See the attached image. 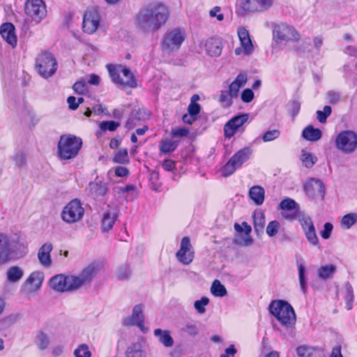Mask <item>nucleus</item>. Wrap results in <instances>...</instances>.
Listing matches in <instances>:
<instances>
[{"label": "nucleus", "mask_w": 357, "mask_h": 357, "mask_svg": "<svg viewBox=\"0 0 357 357\" xmlns=\"http://www.w3.org/2000/svg\"><path fill=\"white\" fill-rule=\"evenodd\" d=\"M169 18L167 8L161 3H152L140 8L135 17L136 28L144 33L158 31Z\"/></svg>", "instance_id": "obj_1"}, {"label": "nucleus", "mask_w": 357, "mask_h": 357, "mask_svg": "<svg viewBox=\"0 0 357 357\" xmlns=\"http://www.w3.org/2000/svg\"><path fill=\"white\" fill-rule=\"evenodd\" d=\"M269 312L287 328L291 327L296 323V314L291 305L285 301H273L268 306Z\"/></svg>", "instance_id": "obj_2"}, {"label": "nucleus", "mask_w": 357, "mask_h": 357, "mask_svg": "<svg viewBox=\"0 0 357 357\" xmlns=\"http://www.w3.org/2000/svg\"><path fill=\"white\" fill-rule=\"evenodd\" d=\"M82 140L73 135H63L60 137L57 146V153L62 160L75 158L81 149Z\"/></svg>", "instance_id": "obj_3"}, {"label": "nucleus", "mask_w": 357, "mask_h": 357, "mask_svg": "<svg viewBox=\"0 0 357 357\" xmlns=\"http://www.w3.org/2000/svg\"><path fill=\"white\" fill-rule=\"evenodd\" d=\"M35 68L42 77L47 79L56 73L57 62L52 53L44 51L36 56Z\"/></svg>", "instance_id": "obj_4"}, {"label": "nucleus", "mask_w": 357, "mask_h": 357, "mask_svg": "<svg viewBox=\"0 0 357 357\" xmlns=\"http://www.w3.org/2000/svg\"><path fill=\"white\" fill-rule=\"evenodd\" d=\"M252 152L250 146H245L238 151L222 168V176L227 177L234 174L237 168L250 159Z\"/></svg>", "instance_id": "obj_5"}, {"label": "nucleus", "mask_w": 357, "mask_h": 357, "mask_svg": "<svg viewBox=\"0 0 357 357\" xmlns=\"http://www.w3.org/2000/svg\"><path fill=\"white\" fill-rule=\"evenodd\" d=\"M185 38V32L180 28H174L167 31L162 41V48L169 53L177 51Z\"/></svg>", "instance_id": "obj_6"}, {"label": "nucleus", "mask_w": 357, "mask_h": 357, "mask_svg": "<svg viewBox=\"0 0 357 357\" xmlns=\"http://www.w3.org/2000/svg\"><path fill=\"white\" fill-rule=\"evenodd\" d=\"M336 148L344 153H351L357 149V135L354 131L340 132L335 139Z\"/></svg>", "instance_id": "obj_7"}, {"label": "nucleus", "mask_w": 357, "mask_h": 357, "mask_svg": "<svg viewBox=\"0 0 357 357\" xmlns=\"http://www.w3.org/2000/svg\"><path fill=\"white\" fill-rule=\"evenodd\" d=\"M84 213L80 201L75 199L70 202L63 208L61 213L62 220L67 223H75L79 221Z\"/></svg>", "instance_id": "obj_8"}, {"label": "nucleus", "mask_w": 357, "mask_h": 357, "mask_svg": "<svg viewBox=\"0 0 357 357\" xmlns=\"http://www.w3.org/2000/svg\"><path fill=\"white\" fill-rule=\"evenodd\" d=\"M297 219L301 225L307 241L312 245L319 247V239L312 218L303 212H298Z\"/></svg>", "instance_id": "obj_9"}, {"label": "nucleus", "mask_w": 357, "mask_h": 357, "mask_svg": "<svg viewBox=\"0 0 357 357\" xmlns=\"http://www.w3.org/2000/svg\"><path fill=\"white\" fill-rule=\"evenodd\" d=\"M273 37L281 41H297L300 38L298 32L291 25L282 23L274 26Z\"/></svg>", "instance_id": "obj_10"}, {"label": "nucleus", "mask_w": 357, "mask_h": 357, "mask_svg": "<svg viewBox=\"0 0 357 357\" xmlns=\"http://www.w3.org/2000/svg\"><path fill=\"white\" fill-rule=\"evenodd\" d=\"M273 5V0H242L240 8L244 13H262Z\"/></svg>", "instance_id": "obj_11"}, {"label": "nucleus", "mask_w": 357, "mask_h": 357, "mask_svg": "<svg viewBox=\"0 0 357 357\" xmlns=\"http://www.w3.org/2000/svg\"><path fill=\"white\" fill-rule=\"evenodd\" d=\"M26 14L36 22L46 15V8L43 0H27L25 3Z\"/></svg>", "instance_id": "obj_12"}, {"label": "nucleus", "mask_w": 357, "mask_h": 357, "mask_svg": "<svg viewBox=\"0 0 357 357\" xmlns=\"http://www.w3.org/2000/svg\"><path fill=\"white\" fill-rule=\"evenodd\" d=\"M100 16L96 8L88 9L83 17L82 27L84 32L92 34L98 29Z\"/></svg>", "instance_id": "obj_13"}, {"label": "nucleus", "mask_w": 357, "mask_h": 357, "mask_svg": "<svg viewBox=\"0 0 357 357\" xmlns=\"http://www.w3.org/2000/svg\"><path fill=\"white\" fill-rule=\"evenodd\" d=\"M176 257L183 265H188L193 261L194 251L189 237L185 236L182 238L180 248L176 253Z\"/></svg>", "instance_id": "obj_14"}, {"label": "nucleus", "mask_w": 357, "mask_h": 357, "mask_svg": "<svg viewBox=\"0 0 357 357\" xmlns=\"http://www.w3.org/2000/svg\"><path fill=\"white\" fill-rule=\"evenodd\" d=\"M304 191L310 198L320 197L321 199L324 197L325 186L324 183L314 178L308 179L304 184Z\"/></svg>", "instance_id": "obj_15"}, {"label": "nucleus", "mask_w": 357, "mask_h": 357, "mask_svg": "<svg viewBox=\"0 0 357 357\" xmlns=\"http://www.w3.org/2000/svg\"><path fill=\"white\" fill-rule=\"evenodd\" d=\"M248 114H242L234 116L224 126V134L226 138L230 139L245 123L248 120Z\"/></svg>", "instance_id": "obj_16"}, {"label": "nucleus", "mask_w": 357, "mask_h": 357, "mask_svg": "<svg viewBox=\"0 0 357 357\" xmlns=\"http://www.w3.org/2000/svg\"><path fill=\"white\" fill-rule=\"evenodd\" d=\"M13 240L7 235L0 234V266L8 263L14 252Z\"/></svg>", "instance_id": "obj_17"}, {"label": "nucleus", "mask_w": 357, "mask_h": 357, "mask_svg": "<svg viewBox=\"0 0 357 357\" xmlns=\"http://www.w3.org/2000/svg\"><path fill=\"white\" fill-rule=\"evenodd\" d=\"M123 324L124 326H137L144 331L143 306L140 304L134 306L131 315L123 319Z\"/></svg>", "instance_id": "obj_18"}, {"label": "nucleus", "mask_w": 357, "mask_h": 357, "mask_svg": "<svg viewBox=\"0 0 357 357\" xmlns=\"http://www.w3.org/2000/svg\"><path fill=\"white\" fill-rule=\"evenodd\" d=\"M53 249L51 243L47 242L44 243L39 249L38 252V259L40 265L45 268H49L52 264L50 253Z\"/></svg>", "instance_id": "obj_19"}, {"label": "nucleus", "mask_w": 357, "mask_h": 357, "mask_svg": "<svg viewBox=\"0 0 357 357\" xmlns=\"http://www.w3.org/2000/svg\"><path fill=\"white\" fill-rule=\"evenodd\" d=\"M0 34L2 38L12 47L17 45V36L15 33V26L10 22L3 24L0 28Z\"/></svg>", "instance_id": "obj_20"}, {"label": "nucleus", "mask_w": 357, "mask_h": 357, "mask_svg": "<svg viewBox=\"0 0 357 357\" xmlns=\"http://www.w3.org/2000/svg\"><path fill=\"white\" fill-rule=\"evenodd\" d=\"M100 270L98 264L92 263L84 268L78 274L84 284L90 283Z\"/></svg>", "instance_id": "obj_21"}, {"label": "nucleus", "mask_w": 357, "mask_h": 357, "mask_svg": "<svg viewBox=\"0 0 357 357\" xmlns=\"http://www.w3.org/2000/svg\"><path fill=\"white\" fill-rule=\"evenodd\" d=\"M207 54L211 56H218L222 53V43L218 38H210L205 43Z\"/></svg>", "instance_id": "obj_22"}, {"label": "nucleus", "mask_w": 357, "mask_h": 357, "mask_svg": "<svg viewBox=\"0 0 357 357\" xmlns=\"http://www.w3.org/2000/svg\"><path fill=\"white\" fill-rule=\"evenodd\" d=\"M50 287L58 292H68L67 275L58 274L53 276L49 282Z\"/></svg>", "instance_id": "obj_23"}, {"label": "nucleus", "mask_w": 357, "mask_h": 357, "mask_svg": "<svg viewBox=\"0 0 357 357\" xmlns=\"http://www.w3.org/2000/svg\"><path fill=\"white\" fill-rule=\"evenodd\" d=\"M43 273L40 271L31 273L26 280L24 284L29 286V291H35L38 290L43 281Z\"/></svg>", "instance_id": "obj_24"}, {"label": "nucleus", "mask_w": 357, "mask_h": 357, "mask_svg": "<svg viewBox=\"0 0 357 357\" xmlns=\"http://www.w3.org/2000/svg\"><path fill=\"white\" fill-rule=\"evenodd\" d=\"M86 190L93 196L102 197L107 192V185L102 181L95 180L89 183Z\"/></svg>", "instance_id": "obj_25"}, {"label": "nucleus", "mask_w": 357, "mask_h": 357, "mask_svg": "<svg viewBox=\"0 0 357 357\" xmlns=\"http://www.w3.org/2000/svg\"><path fill=\"white\" fill-rule=\"evenodd\" d=\"M248 76L245 73L238 75L236 79L229 86V93L230 96L236 98L238 95L240 89L247 82Z\"/></svg>", "instance_id": "obj_26"}, {"label": "nucleus", "mask_w": 357, "mask_h": 357, "mask_svg": "<svg viewBox=\"0 0 357 357\" xmlns=\"http://www.w3.org/2000/svg\"><path fill=\"white\" fill-rule=\"evenodd\" d=\"M234 229L236 232H238V233L244 232L245 234V238H243V242H241L240 245H242L244 246H250L253 243V239L250 236V234L252 231V228L246 222H243L242 223V225L235 223Z\"/></svg>", "instance_id": "obj_27"}, {"label": "nucleus", "mask_w": 357, "mask_h": 357, "mask_svg": "<svg viewBox=\"0 0 357 357\" xmlns=\"http://www.w3.org/2000/svg\"><path fill=\"white\" fill-rule=\"evenodd\" d=\"M118 213L116 210H109L104 213L102 218V229L103 231H108L114 225L116 220Z\"/></svg>", "instance_id": "obj_28"}, {"label": "nucleus", "mask_w": 357, "mask_h": 357, "mask_svg": "<svg viewBox=\"0 0 357 357\" xmlns=\"http://www.w3.org/2000/svg\"><path fill=\"white\" fill-rule=\"evenodd\" d=\"M119 68L124 77V79L121 78V86L135 88L137 86V81L130 70L121 65H119Z\"/></svg>", "instance_id": "obj_29"}, {"label": "nucleus", "mask_w": 357, "mask_h": 357, "mask_svg": "<svg viewBox=\"0 0 357 357\" xmlns=\"http://www.w3.org/2000/svg\"><path fill=\"white\" fill-rule=\"evenodd\" d=\"M154 335L158 337L159 342L165 347H172L174 345V341L169 331L157 328L154 331Z\"/></svg>", "instance_id": "obj_30"}, {"label": "nucleus", "mask_w": 357, "mask_h": 357, "mask_svg": "<svg viewBox=\"0 0 357 357\" xmlns=\"http://www.w3.org/2000/svg\"><path fill=\"white\" fill-rule=\"evenodd\" d=\"M264 189L259 185L252 186L249 190V197L257 206H260L264 201Z\"/></svg>", "instance_id": "obj_31"}, {"label": "nucleus", "mask_w": 357, "mask_h": 357, "mask_svg": "<svg viewBox=\"0 0 357 357\" xmlns=\"http://www.w3.org/2000/svg\"><path fill=\"white\" fill-rule=\"evenodd\" d=\"M337 271L336 266L333 264H326L317 269V275L319 279L326 280L331 279Z\"/></svg>", "instance_id": "obj_32"}, {"label": "nucleus", "mask_w": 357, "mask_h": 357, "mask_svg": "<svg viewBox=\"0 0 357 357\" xmlns=\"http://www.w3.org/2000/svg\"><path fill=\"white\" fill-rule=\"evenodd\" d=\"M302 137L310 142H317L322 137L320 129L314 128L312 126H307L302 132Z\"/></svg>", "instance_id": "obj_33"}, {"label": "nucleus", "mask_w": 357, "mask_h": 357, "mask_svg": "<svg viewBox=\"0 0 357 357\" xmlns=\"http://www.w3.org/2000/svg\"><path fill=\"white\" fill-rule=\"evenodd\" d=\"M24 275L22 268L17 266H10L6 271L7 280L10 283H15L20 281Z\"/></svg>", "instance_id": "obj_34"}, {"label": "nucleus", "mask_w": 357, "mask_h": 357, "mask_svg": "<svg viewBox=\"0 0 357 357\" xmlns=\"http://www.w3.org/2000/svg\"><path fill=\"white\" fill-rule=\"evenodd\" d=\"M253 224L255 231L257 236L264 233V226H265V215L261 212H255L253 213Z\"/></svg>", "instance_id": "obj_35"}, {"label": "nucleus", "mask_w": 357, "mask_h": 357, "mask_svg": "<svg viewBox=\"0 0 357 357\" xmlns=\"http://www.w3.org/2000/svg\"><path fill=\"white\" fill-rule=\"evenodd\" d=\"M126 357H146V352L139 342H134L128 347Z\"/></svg>", "instance_id": "obj_36"}, {"label": "nucleus", "mask_w": 357, "mask_h": 357, "mask_svg": "<svg viewBox=\"0 0 357 357\" xmlns=\"http://www.w3.org/2000/svg\"><path fill=\"white\" fill-rule=\"evenodd\" d=\"M320 350L318 348L307 345H301L296 349L299 357H318Z\"/></svg>", "instance_id": "obj_37"}, {"label": "nucleus", "mask_w": 357, "mask_h": 357, "mask_svg": "<svg viewBox=\"0 0 357 357\" xmlns=\"http://www.w3.org/2000/svg\"><path fill=\"white\" fill-rule=\"evenodd\" d=\"M67 284L68 292L76 291L84 285L79 275H67Z\"/></svg>", "instance_id": "obj_38"}, {"label": "nucleus", "mask_w": 357, "mask_h": 357, "mask_svg": "<svg viewBox=\"0 0 357 357\" xmlns=\"http://www.w3.org/2000/svg\"><path fill=\"white\" fill-rule=\"evenodd\" d=\"M279 208L281 210L288 211L296 210V215L299 212L298 211V210H299L298 204L293 199H291L289 197H287L280 202Z\"/></svg>", "instance_id": "obj_39"}, {"label": "nucleus", "mask_w": 357, "mask_h": 357, "mask_svg": "<svg viewBox=\"0 0 357 357\" xmlns=\"http://www.w3.org/2000/svg\"><path fill=\"white\" fill-rule=\"evenodd\" d=\"M35 343L40 350H45L50 345V337L43 331H40L36 337Z\"/></svg>", "instance_id": "obj_40"}, {"label": "nucleus", "mask_w": 357, "mask_h": 357, "mask_svg": "<svg viewBox=\"0 0 357 357\" xmlns=\"http://www.w3.org/2000/svg\"><path fill=\"white\" fill-rule=\"evenodd\" d=\"M107 68L112 81L115 84L121 85V78L119 75L121 72L119 66L108 64Z\"/></svg>", "instance_id": "obj_41"}, {"label": "nucleus", "mask_w": 357, "mask_h": 357, "mask_svg": "<svg viewBox=\"0 0 357 357\" xmlns=\"http://www.w3.org/2000/svg\"><path fill=\"white\" fill-rule=\"evenodd\" d=\"M211 294L217 297H223L227 295V289L218 280H215L211 287Z\"/></svg>", "instance_id": "obj_42"}, {"label": "nucleus", "mask_w": 357, "mask_h": 357, "mask_svg": "<svg viewBox=\"0 0 357 357\" xmlns=\"http://www.w3.org/2000/svg\"><path fill=\"white\" fill-rule=\"evenodd\" d=\"M178 146V142L172 139L162 140L160 144V150L162 153H168L173 152Z\"/></svg>", "instance_id": "obj_43"}, {"label": "nucleus", "mask_w": 357, "mask_h": 357, "mask_svg": "<svg viewBox=\"0 0 357 357\" xmlns=\"http://www.w3.org/2000/svg\"><path fill=\"white\" fill-rule=\"evenodd\" d=\"M344 298L346 302V307L347 310L352 308V303L354 301V293L351 285L349 282H346L344 286Z\"/></svg>", "instance_id": "obj_44"}, {"label": "nucleus", "mask_w": 357, "mask_h": 357, "mask_svg": "<svg viewBox=\"0 0 357 357\" xmlns=\"http://www.w3.org/2000/svg\"><path fill=\"white\" fill-rule=\"evenodd\" d=\"M301 160L305 167L311 168L316 163L317 160L316 156H314L313 154L303 150L301 156Z\"/></svg>", "instance_id": "obj_45"}, {"label": "nucleus", "mask_w": 357, "mask_h": 357, "mask_svg": "<svg viewBox=\"0 0 357 357\" xmlns=\"http://www.w3.org/2000/svg\"><path fill=\"white\" fill-rule=\"evenodd\" d=\"M357 222V213H351L344 215L341 220V225L346 229L351 228Z\"/></svg>", "instance_id": "obj_46"}, {"label": "nucleus", "mask_w": 357, "mask_h": 357, "mask_svg": "<svg viewBox=\"0 0 357 357\" xmlns=\"http://www.w3.org/2000/svg\"><path fill=\"white\" fill-rule=\"evenodd\" d=\"M11 160L18 169H22L26 164V156L24 152L17 151L11 156Z\"/></svg>", "instance_id": "obj_47"}, {"label": "nucleus", "mask_w": 357, "mask_h": 357, "mask_svg": "<svg viewBox=\"0 0 357 357\" xmlns=\"http://www.w3.org/2000/svg\"><path fill=\"white\" fill-rule=\"evenodd\" d=\"M113 161L115 163L126 164L129 162V157L126 149H120L114 155Z\"/></svg>", "instance_id": "obj_48"}, {"label": "nucleus", "mask_w": 357, "mask_h": 357, "mask_svg": "<svg viewBox=\"0 0 357 357\" xmlns=\"http://www.w3.org/2000/svg\"><path fill=\"white\" fill-rule=\"evenodd\" d=\"M209 303V298L206 296L202 297L194 303V307L197 313L204 314L206 312V306Z\"/></svg>", "instance_id": "obj_49"}, {"label": "nucleus", "mask_w": 357, "mask_h": 357, "mask_svg": "<svg viewBox=\"0 0 357 357\" xmlns=\"http://www.w3.org/2000/svg\"><path fill=\"white\" fill-rule=\"evenodd\" d=\"M280 224L278 221H277V220L271 221L266 227V231L267 235L269 237L275 236L278 234V232L280 229Z\"/></svg>", "instance_id": "obj_50"}, {"label": "nucleus", "mask_w": 357, "mask_h": 357, "mask_svg": "<svg viewBox=\"0 0 357 357\" xmlns=\"http://www.w3.org/2000/svg\"><path fill=\"white\" fill-rule=\"evenodd\" d=\"M331 107L328 105H326L324 107V109L322 111H317V119L320 123H324L326 121L327 118L331 114Z\"/></svg>", "instance_id": "obj_51"}, {"label": "nucleus", "mask_w": 357, "mask_h": 357, "mask_svg": "<svg viewBox=\"0 0 357 357\" xmlns=\"http://www.w3.org/2000/svg\"><path fill=\"white\" fill-rule=\"evenodd\" d=\"M131 274L130 269L129 266L126 264H124L120 266L116 273L117 278L121 280H125L130 278Z\"/></svg>", "instance_id": "obj_52"}, {"label": "nucleus", "mask_w": 357, "mask_h": 357, "mask_svg": "<svg viewBox=\"0 0 357 357\" xmlns=\"http://www.w3.org/2000/svg\"><path fill=\"white\" fill-rule=\"evenodd\" d=\"M75 357H91V354L86 344H80L75 351Z\"/></svg>", "instance_id": "obj_53"}, {"label": "nucleus", "mask_w": 357, "mask_h": 357, "mask_svg": "<svg viewBox=\"0 0 357 357\" xmlns=\"http://www.w3.org/2000/svg\"><path fill=\"white\" fill-rule=\"evenodd\" d=\"M139 114V111L137 112L136 113H132L131 116L126 123L125 126L127 129L131 130L137 126V122L139 121L141 119Z\"/></svg>", "instance_id": "obj_54"}, {"label": "nucleus", "mask_w": 357, "mask_h": 357, "mask_svg": "<svg viewBox=\"0 0 357 357\" xmlns=\"http://www.w3.org/2000/svg\"><path fill=\"white\" fill-rule=\"evenodd\" d=\"M305 268L303 264L298 266V278L301 291L305 294L307 291L306 281L305 278Z\"/></svg>", "instance_id": "obj_55"}, {"label": "nucleus", "mask_w": 357, "mask_h": 357, "mask_svg": "<svg viewBox=\"0 0 357 357\" xmlns=\"http://www.w3.org/2000/svg\"><path fill=\"white\" fill-rule=\"evenodd\" d=\"M120 126L119 122H116L114 121H102L100 123L99 127L101 130H109L114 131L117 129V128Z\"/></svg>", "instance_id": "obj_56"}, {"label": "nucleus", "mask_w": 357, "mask_h": 357, "mask_svg": "<svg viewBox=\"0 0 357 357\" xmlns=\"http://www.w3.org/2000/svg\"><path fill=\"white\" fill-rule=\"evenodd\" d=\"M74 91L78 94H84L88 91L87 84L84 80L77 81L73 86Z\"/></svg>", "instance_id": "obj_57"}, {"label": "nucleus", "mask_w": 357, "mask_h": 357, "mask_svg": "<svg viewBox=\"0 0 357 357\" xmlns=\"http://www.w3.org/2000/svg\"><path fill=\"white\" fill-rule=\"evenodd\" d=\"M280 132L279 130L275 129L266 131L262 136V140L264 142H271L280 137Z\"/></svg>", "instance_id": "obj_58"}, {"label": "nucleus", "mask_w": 357, "mask_h": 357, "mask_svg": "<svg viewBox=\"0 0 357 357\" xmlns=\"http://www.w3.org/2000/svg\"><path fill=\"white\" fill-rule=\"evenodd\" d=\"M232 98L234 97L230 96V93L228 91H222L220 96V102L224 104V107H229L232 105Z\"/></svg>", "instance_id": "obj_59"}, {"label": "nucleus", "mask_w": 357, "mask_h": 357, "mask_svg": "<svg viewBox=\"0 0 357 357\" xmlns=\"http://www.w3.org/2000/svg\"><path fill=\"white\" fill-rule=\"evenodd\" d=\"M182 331L191 336H195L199 333V328L195 324H187L182 328Z\"/></svg>", "instance_id": "obj_60"}, {"label": "nucleus", "mask_w": 357, "mask_h": 357, "mask_svg": "<svg viewBox=\"0 0 357 357\" xmlns=\"http://www.w3.org/2000/svg\"><path fill=\"white\" fill-rule=\"evenodd\" d=\"M241 44L243 48L245 54H250L253 52V45L250 38H248L245 40H241Z\"/></svg>", "instance_id": "obj_61"}, {"label": "nucleus", "mask_w": 357, "mask_h": 357, "mask_svg": "<svg viewBox=\"0 0 357 357\" xmlns=\"http://www.w3.org/2000/svg\"><path fill=\"white\" fill-rule=\"evenodd\" d=\"M333 226L331 222H326L324 225V229L321 231V236L324 239H328L331 237Z\"/></svg>", "instance_id": "obj_62"}, {"label": "nucleus", "mask_w": 357, "mask_h": 357, "mask_svg": "<svg viewBox=\"0 0 357 357\" xmlns=\"http://www.w3.org/2000/svg\"><path fill=\"white\" fill-rule=\"evenodd\" d=\"M290 113L293 117H295L301 109V102L297 100H293L289 102Z\"/></svg>", "instance_id": "obj_63"}, {"label": "nucleus", "mask_w": 357, "mask_h": 357, "mask_svg": "<svg viewBox=\"0 0 357 357\" xmlns=\"http://www.w3.org/2000/svg\"><path fill=\"white\" fill-rule=\"evenodd\" d=\"M328 102L331 104H336L340 100V93L336 91H330L326 94Z\"/></svg>", "instance_id": "obj_64"}]
</instances>
